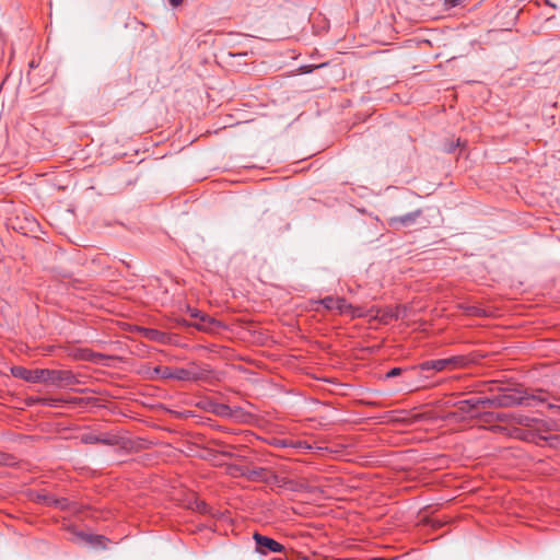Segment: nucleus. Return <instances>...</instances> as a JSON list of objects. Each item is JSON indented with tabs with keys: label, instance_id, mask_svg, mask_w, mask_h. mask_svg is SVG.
Listing matches in <instances>:
<instances>
[{
	"label": "nucleus",
	"instance_id": "1",
	"mask_svg": "<svg viewBox=\"0 0 560 560\" xmlns=\"http://www.w3.org/2000/svg\"><path fill=\"white\" fill-rule=\"evenodd\" d=\"M12 375L31 383H45L66 388L80 384L79 378L71 370L34 369L13 366Z\"/></svg>",
	"mask_w": 560,
	"mask_h": 560
},
{
	"label": "nucleus",
	"instance_id": "2",
	"mask_svg": "<svg viewBox=\"0 0 560 560\" xmlns=\"http://www.w3.org/2000/svg\"><path fill=\"white\" fill-rule=\"evenodd\" d=\"M319 303L328 311H337L339 314L349 315L351 318L366 315L361 306H353L343 298L326 296Z\"/></svg>",
	"mask_w": 560,
	"mask_h": 560
},
{
	"label": "nucleus",
	"instance_id": "3",
	"mask_svg": "<svg viewBox=\"0 0 560 560\" xmlns=\"http://www.w3.org/2000/svg\"><path fill=\"white\" fill-rule=\"evenodd\" d=\"M470 360L465 355H454L446 359L424 361L418 365L421 371L434 370L441 372L444 370H455L467 366Z\"/></svg>",
	"mask_w": 560,
	"mask_h": 560
},
{
	"label": "nucleus",
	"instance_id": "4",
	"mask_svg": "<svg viewBox=\"0 0 560 560\" xmlns=\"http://www.w3.org/2000/svg\"><path fill=\"white\" fill-rule=\"evenodd\" d=\"M155 371L161 374L162 378H172L178 381H197L200 378V375L191 370L183 369V368H168L162 366L155 369Z\"/></svg>",
	"mask_w": 560,
	"mask_h": 560
},
{
	"label": "nucleus",
	"instance_id": "5",
	"mask_svg": "<svg viewBox=\"0 0 560 560\" xmlns=\"http://www.w3.org/2000/svg\"><path fill=\"white\" fill-rule=\"evenodd\" d=\"M253 538L256 542V549L260 553L266 555L268 551L282 552L284 550L283 545L259 533H254Z\"/></svg>",
	"mask_w": 560,
	"mask_h": 560
},
{
	"label": "nucleus",
	"instance_id": "6",
	"mask_svg": "<svg viewBox=\"0 0 560 560\" xmlns=\"http://www.w3.org/2000/svg\"><path fill=\"white\" fill-rule=\"evenodd\" d=\"M529 398L522 396L517 393H504L502 395L497 396V407L499 408H508L513 406L526 405Z\"/></svg>",
	"mask_w": 560,
	"mask_h": 560
},
{
	"label": "nucleus",
	"instance_id": "7",
	"mask_svg": "<svg viewBox=\"0 0 560 560\" xmlns=\"http://www.w3.org/2000/svg\"><path fill=\"white\" fill-rule=\"evenodd\" d=\"M422 214L421 210H416L413 212L399 215V217H392L388 219V225L393 229H400V228H407L412 225L416 220Z\"/></svg>",
	"mask_w": 560,
	"mask_h": 560
},
{
	"label": "nucleus",
	"instance_id": "8",
	"mask_svg": "<svg viewBox=\"0 0 560 560\" xmlns=\"http://www.w3.org/2000/svg\"><path fill=\"white\" fill-rule=\"evenodd\" d=\"M511 418H512V423H514V424H520L523 427L532 428L536 423H541V425L545 428L546 431L552 430V427L550 424H548L547 422L539 421V420L528 417V416L513 415V416H511Z\"/></svg>",
	"mask_w": 560,
	"mask_h": 560
},
{
	"label": "nucleus",
	"instance_id": "9",
	"mask_svg": "<svg viewBox=\"0 0 560 560\" xmlns=\"http://www.w3.org/2000/svg\"><path fill=\"white\" fill-rule=\"evenodd\" d=\"M194 326L199 330L211 331L214 327L220 326V323L207 314L201 313L197 322L194 323Z\"/></svg>",
	"mask_w": 560,
	"mask_h": 560
},
{
	"label": "nucleus",
	"instance_id": "10",
	"mask_svg": "<svg viewBox=\"0 0 560 560\" xmlns=\"http://www.w3.org/2000/svg\"><path fill=\"white\" fill-rule=\"evenodd\" d=\"M268 470L266 468H254V469H247L246 471L242 472L243 476H245L250 481H264L267 479Z\"/></svg>",
	"mask_w": 560,
	"mask_h": 560
},
{
	"label": "nucleus",
	"instance_id": "11",
	"mask_svg": "<svg viewBox=\"0 0 560 560\" xmlns=\"http://www.w3.org/2000/svg\"><path fill=\"white\" fill-rule=\"evenodd\" d=\"M480 398H470L458 402V408L463 412H469L472 409L480 408Z\"/></svg>",
	"mask_w": 560,
	"mask_h": 560
},
{
	"label": "nucleus",
	"instance_id": "12",
	"mask_svg": "<svg viewBox=\"0 0 560 560\" xmlns=\"http://www.w3.org/2000/svg\"><path fill=\"white\" fill-rule=\"evenodd\" d=\"M145 337L152 341H158L161 343H164L167 339V335L163 331H160L158 329H145L144 332Z\"/></svg>",
	"mask_w": 560,
	"mask_h": 560
},
{
	"label": "nucleus",
	"instance_id": "13",
	"mask_svg": "<svg viewBox=\"0 0 560 560\" xmlns=\"http://www.w3.org/2000/svg\"><path fill=\"white\" fill-rule=\"evenodd\" d=\"M81 441L85 444H96V443L112 444V441L109 439H102L92 433L83 434L81 438Z\"/></svg>",
	"mask_w": 560,
	"mask_h": 560
},
{
	"label": "nucleus",
	"instance_id": "14",
	"mask_svg": "<svg viewBox=\"0 0 560 560\" xmlns=\"http://www.w3.org/2000/svg\"><path fill=\"white\" fill-rule=\"evenodd\" d=\"M81 400H82L81 398H71V399L65 400V401L66 402H79ZM38 401L45 406H55L57 401H63V400L62 399H52V398H40V399H38Z\"/></svg>",
	"mask_w": 560,
	"mask_h": 560
},
{
	"label": "nucleus",
	"instance_id": "15",
	"mask_svg": "<svg viewBox=\"0 0 560 560\" xmlns=\"http://www.w3.org/2000/svg\"><path fill=\"white\" fill-rule=\"evenodd\" d=\"M213 411L221 417L231 416V408L225 404H217Z\"/></svg>",
	"mask_w": 560,
	"mask_h": 560
},
{
	"label": "nucleus",
	"instance_id": "16",
	"mask_svg": "<svg viewBox=\"0 0 560 560\" xmlns=\"http://www.w3.org/2000/svg\"><path fill=\"white\" fill-rule=\"evenodd\" d=\"M514 413H504V412H494V415H490V417L494 418L495 419V422H508V423H512V418L511 416H513Z\"/></svg>",
	"mask_w": 560,
	"mask_h": 560
},
{
	"label": "nucleus",
	"instance_id": "17",
	"mask_svg": "<svg viewBox=\"0 0 560 560\" xmlns=\"http://www.w3.org/2000/svg\"><path fill=\"white\" fill-rule=\"evenodd\" d=\"M480 406L482 408H487V407H494V408H498L497 407V396L493 397V398H480Z\"/></svg>",
	"mask_w": 560,
	"mask_h": 560
},
{
	"label": "nucleus",
	"instance_id": "18",
	"mask_svg": "<svg viewBox=\"0 0 560 560\" xmlns=\"http://www.w3.org/2000/svg\"><path fill=\"white\" fill-rule=\"evenodd\" d=\"M466 312L469 315H475V316H485L486 315V312L477 306H469L466 308Z\"/></svg>",
	"mask_w": 560,
	"mask_h": 560
},
{
	"label": "nucleus",
	"instance_id": "19",
	"mask_svg": "<svg viewBox=\"0 0 560 560\" xmlns=\"http://www.w3.org/2000/svg\"><path fill=\"white\" fill-rule=\"evenodd\" d=\"M294 448H299V450H303V451H308L311 450V445L307 444L306 442L304 441H298V442H293V446Z\"/></svg>",
	"mask_w": 560,
	"mask_h": 560
},
{
	"label": "nucleus",
	"instance_id": "20",
	"mask_svg": "<svg viewBox=\"0 0 560 560\" xmlns=\"http://www.w3.org/2000/svg\"><path fill=\"white\" fill-rule=\"evenodd\" d=\"M275 445L279 446V447H292L293 446V441L285 440V439L277 440Z\"/></svg>",
	"mask_w": 560,
	"mask_h": 560
},
{
	"label": "nucleus",
	"instance_id": "21",
	"mask_svg": "<svg viewBox=\"0 0 560 560\" xmlns=\"http://www.w3.org/2000/svg\"><path fill=\"white\" fill-rule=\"evenodd\" d=\"M54 505L58 506L61 510H66L68 508L69 503H68L67 499L62 498V499L54 500Z\"/></svg>",
	"mask_w": 560,
	"mask_h": 560
},
{
	"label": "nucleus",
	"instance_id": "22",
	"mask_svg": "<svg viewBox=\"0 0 560 560\" xmlns=\"http://www.w3.org/2000/svg\"><path fill=\"white\" fill-rule=\"evenodd\" d=\"M490 415H494V412H483L479 416V419L483 422H495V419L490 417Z\"/></svg>",
	"mask_w": 560,
	"mask_h": 560
},
{
	"label": "nucleus",
	"instance_id": "23",
	"mask_svg": "<svg viewBox=\"0 0 560 560\" xmlns=\"http://www.w3.org/2000/svg\"><path fill=\"white\" fill-rule=\"evenodd\" d=\"M46 505H54V500H57L52 495L44 494L42 497H38Z\"/></svg>",
	"mask_w": 560,
	"mask_h": 560
},
{
	"label": "nucleus",
	"instance_id": "24",
	"mask_svg": "<svg viewBox=\"0 0 560 560\" xmlns=\"http://www.w3.org/2000/svg\"><path fill=\"white\" fill-rule=\"evenodd\" d=\"M402 372V369L401 368H394L392 370H389L387 373H386V377L390 378V377H396L398 375H400Z\"/></svg>",
	"mask_w": 560,
	"mask_h": 560
},
{
	"label": "nucleus",
	"instance_id": "25",
	"mask_svg": "<svg viewBox=\"0 0 560 560\" xmlns=\"http://www.w3.org/2000/svg\"><path fill=\"white\" fill-rule=\"evenodd\" d=\"M188 312H189L190 316L196 319L201 315V312L196 308H188Z\"/></svg>",
	"mask_w": 560,
	"mask_h": 560
},
{
	"label": "nucleus",
	"instance_id": "26",
	"mask_svg": "<svg viewBox=\"0 0 560 560\" xmlns=\"http://www.w3.org/2000/svg\"><path fill=\"white\" fill-rule=\"evenodd\" d=\"M197 509L198 511H200L201 513H206L208 512V505L205 503V502H200L197 504Z\"/></svg>",
	"mask_w": 560,
	"mask_h": 560
},
{
	"label": "nucleus",
	"instance_id": "27",
	"mask_svg": "<svg viewBox=\"0 0 560 560\" xmlns=\"http://www.w3.org/2000/svg\"><path fill=\"white\" fill-rule=\"evenodd\" d=\"M459 2H460V0H445L446 5L452 7V8L458 5Z\"/></svg>",
	"mask_w": 560,
	"mask_h": 560
},
{
	"label": "nucleus",
	"instance_id": "28",
	"mask_svg": "<svg viewBox=\"0 0 560 560\" xmlns=\"http://www.w3.org/2000/svg\"><path fill=\"white\" fill-rule=\"evenodd\" d=\"M184 0H168L172 7H178L183 3Z\"/></svg>",
	"mask_w": 560,
	"mask_h": 560
},
{
	"label": "nucleus",
	"instance_id": "29",
	"mask_svg": "<svg viewBox=\"0 0 560 560\" xmlns=\"http://www.w3.org/2000/svg\"><path fill=\"white\" fill-rule=\"evenodd\" d=\"M458 145H459V140H457V142H456V143H453V142H452V143H451V145H450V148L447 149V151H448V152H452V151H454V150H455V148H456V147H458Z\"/></svg>",
	"mask_w": 560,
	"mask_h": 560
},
{
	"label": "nucleus",
	"instance_id": "30",
	"mask_svg": "<svg viewBox=\"0 0 560 560\" xmlns=\"http://www.w3.org/2000/svg\"><path fill=\"white\" fill-rule=\"evenodd\" d=\"M559 407H560V405H556V404H548V408H549L550 410H557V411H559Z\"/></svg>",
	"mask_w": 560,
	"mask_h": 560
},
{
	"label": "nucleus",
	"instance_id": "31",
	"mask_svg": "<svg viewBox=\"0 0 560 560\" xmlns=\"http://www.w3.org/2000/svg\"><path fill=\"white\" fill-rule=\"evenodd\" d=\"M547 3H548L549 5H551V8H555V7H556L555 4H551L549 1H547Z\"/></svg>",
	"mask_w": 560,
	"mask_h": 560
}]
</instances>
